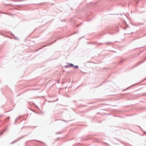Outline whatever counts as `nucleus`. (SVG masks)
<instances>
[{
	"mask_svg": "<svg viewBox=\"0 0 146 146\" xmlns=\"http://www.w3.org/2000/svg\"><path fill=\"white\" fill-rule=\"evenodd\" d=\"M75 67H76V68H77L78 67V66H76Z\"/></svg>",
	"mask_w": 146,
	"mask_h": 146,
	"instance_id": "f257e3e1",
	"label": "nucleus"
},
{
	"mask_svg": "<svg viewBox=\"0 0 146 146\" xmlns=\"http://www.w3.org/2000/svg\"><path fill=\"white\" fill-rule=\"evenodd\" d=\"M71 65H72V66H73V65L72 64H71Z\"/></svg>",
	"mask_w": 146,
	"mask_h": 146,
	"instance_id": "f03ea898",
	"label": "nucleus"
}]
</instances>
